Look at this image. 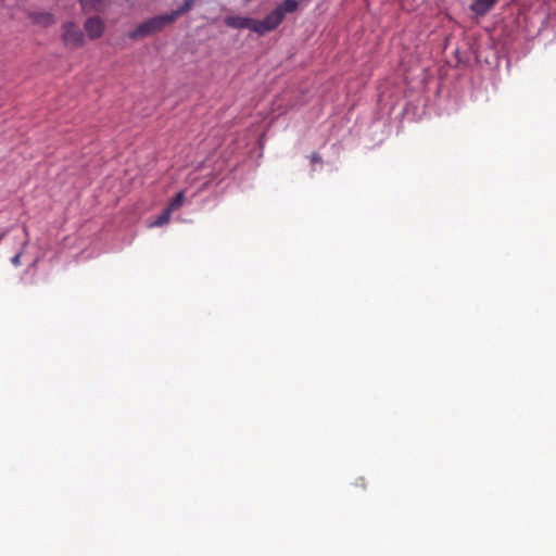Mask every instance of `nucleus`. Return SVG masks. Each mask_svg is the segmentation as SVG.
<instances>
[{"label":"nucleus","instance_id":"nucleus-1","mask_svg":"<svg viewBox=\"0 0 556 556\" xmlns=\"http://www.w3.org/2000/svg\"><path fill=\"white\" fill-rule=\"evenodd\" d=\"M170 17L172 16H168L167 13L151 17L144 21L143 23L139 24L134 30H131L128 34V37L131 40H138L151 36L162 30L167 25L172 24Z\"/></svg>","mask_w":556,"mask_h":556},{"label":"nucleus","instance_id":"nucleus-2","mask_svg":"<svg viewBox=\"0 0 556 556\" xmlns=\"http://www.w3.org/2000/svg\"><path fill=\"white\" fill-rule=\"evenodd\" d=\"M282 15L280 11L273 10L263 20H254V33L257 35H265L276 29L282 23Z\"/></svg>","mask_w":556,"mask_h":556},{"label":"nucleus","instance_id":"nucleus-3","mask_svg":"<svg viewBox=\"0 0 556 556\" xmlns=\"http://www.w3.org/2000/svg\"><path fill=\"white\" fill-rule=\"evenodd\" d=\"M62 29L63 41L66 46H71L72 48H80L84 45V34L76 24L67 22L63 25Z\"/></svg>","mask_w":556,"mask_h":556},{"label":"nucleus","instance_id":"nucleus-4","mask_svg":"<svg viewBox=\"0 0 556 556\" xmlns=\"http://www.w3.org/2000/svg\"><path fill=\"white\" fill-rule=\"evenodd\" d=\"M225 24L235 29H250L254 31V18L240 16V15H229L225 17Z\"/></svg>","mask_w":556,"mask_h":556},{"label":"nucleus","instance_id":"nucleus-5","mask_svg":"<svg viewBox=\"0 0 556 556\" xmlns=\"http://www.w3.org/2000/svg\"><path fill=\"white\" fill-rule=\"evenodd\" d=\"M85 29L90 39H98L102 36L104 24L100 17H89L85 23Z\"/></svg>","mask_w":556,"mask_h":556},{"label":"nucleus","instance_id":"nucleus-6","mask_svg":"<svg viewBox=\"0 0 556 556\" xmlns=\"http://www.w3.org/2000/svg\"><path fill=\"white\" fill-rule=\"evenodd\" d=\"M496 2L497 0H473L470 10L479 16H483L493 9Z\"/></svg>","mask_w":556,"mask_h":556},{"label":"nucleus","instance_id":"nucleus-7","mask_svg":"<svg viewBox=\"0 0 556 556\" xmlns=\"http://www.w3.org/2000/svg\"><path fill=\"white\" fill-rule=\"evenodd\" d=\"M197 0H185L182 4L175 11L167 13L170 17L172 23H174L180 15L187 13L192 9Z\"/></svg>","mask_w":556,"mask_h":556},{"label":"nucleus","instance_id":"nucleus-8","mask_svg":"<svg viewBox=\"0 0 556 556\" xmlns=\"http://www.w3.org/2000/svg\"><path fill=\"white\" fill-rule=\"evenodd\" d=\"M197 0H185L182 4L175 11L167 13L170 17L172 23H174L180 15L187 13L192 9Z\"/></svg>","mask_w":556,"mask_h":556},{"label":"nucleus","instance_id":"nucleus-9","mask_svg":"<svg viewBox=\"0 0 556 556\" xmlns=\"http://www.w3.org/2000/svg\"><path fill=\"white\" fill-rule=\"evenodd\" d=\"M298 8H299V2L296 0H285L275 10L280 11V13L282 15V20H283L286 13H293L298 10Z\"/></svg>","mask_w":556,"mask_h":556},{"label":"nucleus","instance_id":"nucleus-10","mask_svg":"<svg viewBox=\"0 0 556 556\" xmlns=\"http://www.w3.org/2000/svg\"><path fill=\"white\" fill-rule=\"evenodd\" d=\"M31 18L35 23L43 26H49L54 23L53 15L47 12L34 13L31 14Z\"/></svg>","mask_w":556,"mask_h":556},{"label":"nucleus","instance_id":"nucleus-11","mask_svg":"<svg viewBox=\"0 0 556 556\" xmlns=\"http://www.w3.org/2000/svg\"><path fill=\"white\" fill-rule=\"evenodd\" d=\"M85 11L101 10L103 0H79Z\"/></svg>","mask_w":556,"mask_h":556},{"label":"nucleus","instance_id":"nucleus-12","mask_svg":"<svg viewBox=\"0 0 556 556\" xmlns=\"http://www.w3.org/2000/svg\"><path fill=\"white\" fill-rule=\"evenodd\" d=\"M184 201H185V194L182 191L178 192L173 199L172 201L169 202L167 208L173 212L177 208H179L182 204H184Z\"/></svg>","mask_w":556,"mask_h":556},{"label":"nucleus","instance_id":"nucleus-13","mask_svg":"<svg viewBox=\"0 0 556 556\" xmlns=\"http://www.w3.org/2000/svg\"><path fill=\"white\" fill-rule=\"evenodd\" d=\"M170 211L168 208L164 210L160 216L153 222L152 226H163L169 222Z\"/></svg>","mask_w":556,"mask_h":556},{"label":"nucleus","instance_id":"nucleus-14","mask_svg":"<svg viewBox=\"0 0 556 556\" xmlns=\"http://www.w3.org/2000/svg\"><path fill=\"white\" fill-rule=\"evenodd\" d=\"M312 163H319L321 162V156L318 153H313L311 155Z\"/></svg>","mask_w":556,"mask_h":556},{"label":"nucleus","instance_id":"nucleus-15","mask_svg":"<svg viewBox=\"0 0 556 556\" xmlns=\"http://www.w3.org/2000/svg\"><path fill=\"white\" fill-rule=\"evenodd\" d=\"M12 263L15 266H20L21 265V254L20 253L12 257Z\"/></svg>","mask_w":556,"mask_h":556}]
</instances>
